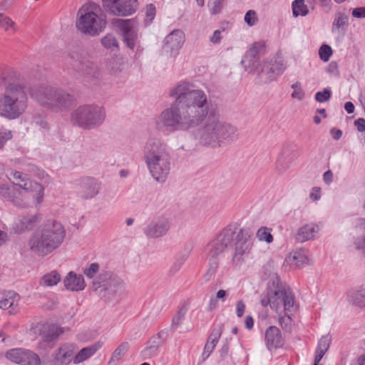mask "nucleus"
<instances>
[{"instance_id":"1","label":"nucleus","mask_w":365,"mask_h":365,"mask_svg":"<svg viewBox=\"0 0 365 365\" xmlns=\"http://www.w3.org/2000/svg\"><path fill=\"white\" fill-rule=\"evenodd\" d=\"M175 102L164 109L155 119L156 128L165 135L177 131H187L205 123L195 134L199 142L212 148L237 138V129L220 120L207 94L195 84L180 81L169 91Z\"/></svg>"},{"instance_id":"2","label":"nucleus","mask_w":365,"mask_h":365,"mask_svg":"<svg viewBox=\"0 0 365 365\" xmlns=\"http://www.w3.org/2000/svg\"><path fill=\"white\" fill-rule=\"evenodd\" d=\"M142 153L143 160L152 178L160 183L165 182L171 168L170 152L167 143L160 138L150 136L145 142Z\"/></svg>"},{"instance_id":"3","label":"nucleus","mask_w":365,"mask_h":365,"mask_svg":"<svg viewBox=\"0 0 365 365\" xmlns=\"http://www.w3.org/2000/svg\"><path fill=\"white\" fill-rule=\"evenodd\" d=\"M66 237L63 225L53 219L40 225L30 235L27 242L29 250L39 257H45L57 250Z\"/></svg>"},{"instance_id":"4","label":"nucleus","mask_w":365,"mask_h":365,"mask_svg":"<svg viewBox=\"0 0 365 365\" xmlns=\"http://www.w3.org/2000/svg\"><path fill=\"white\" fill-rule=\"evenodd\" d=\"M29 107V96L24 86L11 83L0 93V117L14 120L20 118Z\"/></svg>"},{"instance_id":"5","label":"nucleus","mask_w":365,"mask_h":365,"mask_svg":"<svg viewBox=\"0 0 365 365\" xmlns=\"http://www.w3.org/2000/svg\"><path fill=\"white\" fill-rule=\"evenodd\" d=\"M29 95L39 105L56 112L67 110L75 101L74 96L64 90L46 85L31 86Z\"/></svg>"},{"instance_id":"6","label":"nucleus","mask_w":365,"mask_h":365,"mask_svg":"<svg viewBox=\"0 0 365 365\" xmlns=\"http://www.w3.org/2000/svg\"><path fill=\"white\" fill-rule=\"evenodd\" d=\"M229 235V242L226 243L223 249V255L231 246L234 241L235 250L232 257V264L235 266H241L245 262V259L250 255L253 246V235L248 230L239 228L235 225H229L225 227L215 237L222 235Z\"/></svg>"},{"instance_id":"7","label":"nucleus","mask_w":365,"mask_h":365,"mask_svg":"<svg viewBox=\"0 0 365 365\" xmlns=\"http://www.w3.org/2000/svg\"><path fill=\"white\" fill-rule=\"evenodd\" d=\"M106 16L98 4L89 2L78 10L76 27L83 34L97 36L106 29Z\"/></svg>"},{"instance_id":"8","label":"nucleus","mask_w":365,"mask_h":365,"mask_svg":"<svg viewBox=\"0 0 365 365\" xmlns=\"http://www.w3.org/2000/svg\"><path fill=\"white\" fill-rule=\"evenodd\" d=\"M105 118L104 108L93 104L79 106L71 115V120L74 125L86 130L99 127L103 124Z\"/></svg>"},{"instance_id":"9","label":"nucleus","mask_w":365,"mask_h":365,"mask_svg":"<svg viewBox=\"0 0 365 365\" xmlns=\"http://www.w3.org/2000/svg\"><path fill=\"white\" fill-rule=\"evenodd\" d=\"M10 177L8 178L12 181L14 185L24 190L29 197L31 205L35 207L41 206L44 200V187L41 183L30 180L27 174L17 170H11Z\"/></svg>"},{"instance_id":"10","label":"nucleus","mask_w":365,"mask_h":365,"mask_svg":"<svg viewBox=\"0 0 365 365\" xmlns=\"http://www.w3.org/2000/svg\"><path fill=\"white\" fill-rule=\"evenodd\" d=\"M269 306L279 315L292 314L297 309L293 293L285 289L276 288L268 290Z\"/></svg>"},{"instance_id":"11","label":"nucleus","mask_w":365,"mask_h":365,"mask_svg":"<svg viewBox=\"0 0 365 365\" xmlns=\"http://www.w3.org/2000/svg\"><path fill=\"white\" fill-rule=\"evenodd\" d=\"M229 235H222L215 237L207 245L209 259V268L205 274L206 281H210L215 274L220 259L223 257V249L226 243L229 242Z\"/></svg>"},{"instance_id":"12","label":"nucleus","mask_w":365,"mask_h":365,"mask_svg":"<svg viewBox=\"0 0 365 365\" xmlns=\"http://www.w3.org/2000/svg\"><path fill=\"white\" fill-rule=\"evenodd\" d=\"M115 26L118 28L125 46L132 51L141 52L143 48L140 46L139 25L137 21L134 19H118Z\"/></svg>"},{"instance_id":"13","label":"nucleus","mask_w":365,"mask_h":365,"mask_svg":"<svg viewBox=\"0 0 365 365\" xmlns=\"http://www.w3.org/2000/svg\"><path fill=\"white\" fill-rule=\"evenodd\" d=\"M93 287L95 290L102 288L111 294L122 295L125 289L124 282L115 274L111 272H105L93 281Z\"/></svg>"},{"instance_id":"14","label":"nucleus","mask_w":365,"mask_h":365,"mask_svg":"<svg viewBox=\"0 0 365 365\" xmlns=\"http://www.w3.org/2000/svg\"><path fill=\"white\" fill-rule=\"evenodd\" d=\"M103 7L110 14L118 16H127L138 9L137 0H102Z\"/></svg>"},{"instance_id":"15","label":"nucleus","mask_w":365,"mask_h":365,"mask_svg":"<svg viewBox=\"0 0 365 365\" xmlns=\"http://www.w3.org/2000/svg\"><path fill=\"white\" fill-rule=\"evenodd\" d=\"M259 45L255 43L245 53L241 63L246 71L252 74H257L259 76L261 71H264L262 67L263 60L258 58Z\"/></svg>"},{"instance_id":"16","label":"nucleus","mask_w":365,"mask_h":365,"mask_svg":"<svg viewBox=\"0 0 365 365\" xmlns=\"http://www.w3.org/2000/svg\"><path fill=\"white\" fill-rule=\"evenodd\" d=\"M0 197L18 207L24 208L32 206L29 196L24 195L14 186L7 184H0Z\"/></svg>"},{"instance_id":"17","label":"nucleus","mask_w":365,"mask_h":365,"mask_svg":"<svg viewBox=\"0 0 365 365\" xmlns=\"http://www.w3.org/2000/svg\"><path fill=\"white\" fill-rule=\"evenodd\" d=\"M77 349V346L73 343L61 344L53 351L50 365H69L71 362L73 363Z\"/></svg>"},{"instance_id":"18","label":"nucleus","mask_w":365,"mask_h":365,"mask_svg":"<svg viewBox=\"0 0 365 365\" xmlns=\"http://www.w3.org/2000/svg\"><path fill=\"white\" fill-rule=\"evenodd\" d=\"M6 358L20 365H41L40 358L36 354L21 348L9 350L6 353Z\"/></svg>"},{"instance_id":"19","label":"nucleus","mask_w":365,"mask_h":365,"mask_svg":"<svg viewBox=\"0 0 365 365\" xmlns=\"http://www.w3.org/2000/svg\"><path fill=\"white\" fill-rule=\"evenodd\" d=\"M31 331L38 334L46 341H51L64 332V329L56 324L38 322L32 325Z\"/></svg>"},{"instance_id":"20","label":"nucleus","mask_w":365,"mask_h":365,"mask_svg":"<svg viewBox=\"0 0 365 365\" xmlns=\"http://www.w3.org/2000/svg\"><path fill=\"white\" fill-rule=\"evenodd\" d=\"M185 39V34L182 30H174L165 38L163 50L171 56H175L182 48Z\"/></svg>"},{"instance_id":"21","label":"nucleus","mask_w":365,"mask_h":365,"mask_svg":"<svg viewBox=\"0 0 365 365\" xmlns=\"http://www.w3.org/2000/svg\"><path fill=\"white\" fill-rule=\"evenodd\" d=\"M264 344L266 348L270 352L283 347L284 339L279 328L275 326H270L265 330Z\"/></svg>"},{"instance_id":"22","label":"nucleus","mask_w":365,"mask_h":365,"mask_svg":"<svg viewBox=\"0 0 365 365\" xmlns=\"http://www.w3.org/2000/svg\"><path fill=\"white\" fill-rule=\"evenodd\" d=\"M309 264V252L302 248L290 252L284 259V264L292 269L302 268Z\"/></svg>"},{"instance_id":"23","label":"nucleus","mask_w":365,"mask_h":365,"mask_svg":"<svg viewBox=\"0 0 365 365\" xmlns=\"http://www.w3.org/2000/svg\"><path fill=\"white\" fill-rule=\"evenodd\" d=\"M170 229L169 220L165 217H160L151 221L143 232L149 237L158 238L165 235Z\"/></svg>"},{"instance_id":"24","label":"nucleus","mask_w":365,"mask_h":365,"mask_svg":"<svg viewBox=\"0 0 365 365\" xmlns=\"http://www.w3.org/2000/svg\"><path fill=\"white\" fill-rule=\"evenodd\" d=\"M262 67L264 68V71L260 72L259 78L264 76L266 82L275 80L286 69V66L282 61H268L263 59Z\"/></svg>"},{"instance_id":"25","label":"nucleus","mask_w":365,"mask_h":365,"mask_svg":"<svg viewBox=\"0 0 365 365\" xmlns=\"http://www.w3.org/2000/svg\"><path fill=\"white\" fill-rule=\"evenodd\" d=\"M319 226L315 222L306 223L297 230L295 240L299 242L314 240L319 235Z\"/></svg>"},{"instance_id":"26","label":"nucleus","mask_w":365,"mask_h":365,"mask_svg":"<svg viewBox=\"0 0 365 365\" xmlns=\"http://www.w3.org/2000/svg\"><path fill=\"white\" fill-rule=\"evenodd\" d=\"M21 297L14 291H3L0 292V309H10L9 313L16 312Z\"/></svg>"},{"instance_id":"27","label":"nucleus","mask_w":365,"mask_h":365,"mask_svg":"<svg viewBox=\"0 0 365 365\" xmlns=\"http://www.w3.org/2000/svg\"><path fill=\"white\" fill-rule=\"evenodd\" d=\"M101 190V183L94 178H84L81 180V195L84 199H91L96 196Z\"/></svg>"},{"instance_id":"28","label":"nucleus","mask_w":365,"mask_h":365,"mask_svg":"<svg viewBox=\"0 0 365 365\" xmlns=\"http://www.w3.org/2000/svg\"><path fill=\"white\" fill-rule=\"evenodd\" d=\"M39 220L40 215L37 214L21 216L14 222L13 228L16 232L22 233L32 230Z\"/></svg>"},{"instance_id":"29","label":"nucleus","mask_w":365,"mask_h":365,"mask_svg":"<svg viewBox=\"0 0 365 365\" xmlns=\"http://www.w3.org/2000/svg\"><path fill=\"white\" fill-rule=\"evenodd\" d=\"M63 284L67 290L78 292L83 290L86 287L84 278L81 274L70 272L63 279Z\"/></svg>"},{"instance_id":"30","label":"nucleus","mask_w":365,"mask_h":365,"mask_svg":"<svg viewBox=\"0 0 365 365\" xmlns=\"http://www.w3.org/2000/svg\"><path fill=\"white\" fill-rule=\"evenodd\" d=\"M222 331L223 326L222 324H217L212 328L202 353L204 359L208 358L213 351L222 334Z\"/></svg>"},{"instance_id":"31","label":"nucleus","mask_w":365,"mask_h":365,"mask_svg":"<svg viewBox=\"0 0 365 365\" xmlns=\"http://www.w3.org/2000/svg\"><path fill=\"white\" fill-rule=\"evenodd\" d=\"M103 345V342L98 341L94 344L81 349L74 354L73 364H81L93 356Z\"/></svg>"},{"instance_id":"32","label":"nucleus","mask_w":365,"mask_h":365,"mask_svg":"<svg viewBox=\"0 0 365 365\" xmlns=\"http://www.w3.org/2000/svg\"><path fill=\"white\" fill-rule=\"evenodd\" d=\"M293 163L292 154L284 148L277 158L275 170L279 173H283L293 165Z\"/></svg>"},{"instance_id":"33","label":"nucleus","mask_w":365,"mask_h":365,"mask_svg":"<svg viewBox=\"0 0 365 365\" xmlns=\"http://www.w3.org/2000/svg\"><path fill=\"white\" fill-rule=\"evenodd\" d=\"M357 232H362L361 236H358L354 239L353 244L357 250L361 252L365 257V218L359 219L355 225Z\"/></svg>"},{"instance_id":"34","label":"nucleus","mask_w":365,"mask_h":365,"mask_svg":"<svg viewBox=\"0 0 365 365\" xmlns=\"http://www.w3.org/2000/svg\"><path fill=\"white\" fill-rule=\"evenodd\" d=\"M349 17L344 13L336 14L331 25V32L334 34L344 33L348 26Z\"/></svg>"},{"instance_id":"35","label":"nucleus","mask_w":365,"mask_h":365,"mask_svg":"<svg viewBox=\"0 0 365 365\" xmlns=\"http://www.w3.org/2000/svg\"><path fill=\"white\" fill-rule=\"evenodd\" d=\"M108 68L109 73L115 78L119 80L124 79L125 78V73L123 71V66L121 59L113 58L112 59L108 65Z\"/></svg>"},{"instance_id":"36","label":"nucleus","mask_w":365,"mask_h":365,"mask_svg":"<svg viewBox=\"0 0 365 365\" xmlns=\"http://www.w3.org/2000/svg\"><path fill=\"white\" fill-rule=\"evenodd\" d=\"M331 337L329 335L323 336L319 341L315 352V365L322 360L325 353L329 348Z\"/></svg>"},{"instance_id":"37","label":"nucleus","mask_w":365,"mask_h":365,"mask_svg":"<svg viewBox=\"0 0 365 365\" xmlns=\"http://www.w3.org/2000/svg\"><path fill=\"white\" fill-rule=\"evenodd\" d=\"M61 274L56 270L51 271L44 275L39 280V284L44 287H53L61 281Z\"/></svg>"},{"instance_id":"38","label":"nucleus","mask_w":365,"mask_h":365,"mask_svg":"<svg viewBox=\"0 0 365 365\" xmlns=\"http://www.w3.org/2000/svg\"><path fill=\"white\" fill-rule=\"evenodd\" d=\"M0 29L5 31L11 30L14 33L17 31V27L15 21L9 16L0 13Z\"/></svg>"},{"instance_id":"39","label":"nucleus","mask_w":365,"mask_h":365,"mask_svg":"<svg viewBox=\"0 0 365 365\" xmlns=\"http://www.w3.org/2000/svg\"><path fill=\"white\" fill-rule=\"evenodd\" d=\"M292 12L294 16H306L308 12V8L304 0H294L292 4Z\"/></svg>"},{"instance_id":"40","label":"nucleus","mask_w":365,"mask_h":365,"mask_svg":"<svg viewBox=\"0 0 365 365\" xmlns=\"http://www.w3.org/2000/svg\"><path fill=\"white\" fill-rule=\"evenodd\" d=\"M103 46L107 49L114 50L118 48V41L113 34H107L101 40Z\"/></svg>"},{"instance_id":"41","label":"nucleus","mask_w":365,"mask_h":365,"mask_svg":"<svg viewBox=\"0 0 365 365\" xmlns=\"http://www.w3.org/2000/svg\"><path fill=\"white\" fill-rule=\"evenodd\" d=\"M129 349V344L128 342L121 343L113 352L110 361H120L126 354Z\"/></svg>"},{"instance_id":"42","label":"nucleus","mask_w":365,"mask_h":365,"mask_svg":"<svg viewBox=\"0 0 365 365\" xmlns=\"http://www.w3.org/2000/svg\"><path fill=\"white\" fill-rule=\"evenodd\" d=\"M98 336V332L96 329H83L78 334L77 339L80 341L88 342L96 339Z\"/></svg>"},{"instance_id":"43","label":"nucleus","mask_w":365,"mask_h":365,"mask_svg":"<svg viewBox=\"0 0 365 365\" xmlns=\"http://www.w3.org/2000/svg\"><path fill=\"white\" fill-rule=\"evenodd\" d=\"M272 230L267 227H262L258 229L256 237L259 241L271 243L273 241V236L271 234Z\"/></svg>"},{"instance_id":"44","label":"nucleus","mask_w":365,"mask_h":365,"mask_svg":"<svg viewBox=\"0 0 365 365\" xmlns=\"http://www.w3.org/2000/svg\"><path fill=\"white\" fill-rule=\"evenodd\" d=\"M13 138V132L5 127L0 128V150H2L6 143Z\"/></svg>"},{"instance_id":"45","label":"nucleus","mask_w":365,"mask_h":365,"mask_svg":"<svg viewBox=\"0 0 365 365\" xmlns=\"http://www.w3.org/2000/svg\"><path fill=\"white\" fill-rule=\"evenodd\" d=\"M225 0H210L208 6L211 14L216 15L220 14L223 8Z\"/></svg>"},{"instance_id":"46","label":"nucleus","mask_w":365,"mask_h":365,"mask_svg":"<svg viewBox=\"0 0 365 365\" xmlns=\"http://www.w3.org/2000/svg\"><path fill=\"white\" fill-rule=\"evenodd\" d=\"M331 48L327 44L322 45L319 49V56L322 61L327 62L332 55Z\"/></svg>"},{"instance_id":"47","label":"nucleus","mask_w":365,"mask_h":365,"mask_svg":"<svg viewBox=\"0 0 365 365\" xmlns=\"http://www.w3.org/2000/svg\"><path fill=\"white\" fill-rule=\"evenodd\" d=\"M155 15H156L155 6L152 4L147 5V6L145 8V25H149L155 19Z\"/></svg>"},{"instance_id":"48","label":"nucleus","mask_w":365,"mask_h":365,"mask_svg":"<svg viewBox=\"0 0 365 365\" xmlns=\"http://www.w3.org/2000/svg\"><path fill=\"white\" fill-rule=\"evenodd\" d=\"M292 88L294 89L292 97L298 101H302L304 98V92L302 88L301 83L296 82L292 85Z\"/></svg>"},{"instance_id":"49","label":"nucleus","mask_w":365,"mask_h":365,"mask_svg":"<svg viewBox=\"0 0 365 365\" xmlns=\"http://www.w3.org/2000/svg\"><path fill=\"white\" fill-rule=\"evenodd\" d=\"M228 296V292L224 289H220L216 293V297L215 299H211L210 302V309H213L216 307L217 301H221L224 302L226 299V297Z\"/></svg>"},{"instance_id":"50","label":"nucleus","mask_w":365,"mask_h":365,"mask_svg":"<svg viewBox=\"0 0 365 365\" xmlns=\"http://www.w3.org/2000/svg\"><path fill=\"white\" fill-rule=\"evenodd\" d=\"M186 310L181 309L178 311L176 315H175L172 320V328L176 329L182 322Z\"/></svg>"},{"instance_id":"51","label":"nucleus","mask_w":365,"mask_h":365,"mask_svg":"<svg viewBox=\"0 0 365 365\" xmlns=\"http://www.w3.org/2000/svg\"><path fill=\"white\" fill-rule=\"evenodd\" d=\"M331 92L328 88H324L322 91L315 93L314 98L317 102L324 103L331 98Z\"/></svg>"},{"instance_id":"52","label":"nucleus","mask_w":365,"mask_h":365,"mask_svg":"<svg viewBox=\"0 0 365 365\" xmlns=\"http://www.w3.org/2000/svg\"><path fill=\"white\" fill-rule=\"evenodd\" d=\"M99 271V265L97 263H92L84 270L85 275L90 279L93 278Z\"/></svg>"},{"instance_id":"53","label":"nucleus","mask_w":365,"mask_h":365,"mask_svg":"<svg viewBox=\"0 0 365 365\" xmlns=\"http://www.w3.org/2000/svg\"><path fill=\"white\" fill-rule=\"evenodd\" d=\"M245 21L250 26H254L257 22V14L253 10H249L245 15Z\"/></svg>"},{"instance_id":"54","label":"nucleus","mask_w":365,"mask_h":365,"mask_svg":"<svg viewBox=\"0 0 365 365\" xmlns=\"http://www.w3.org/2000/svg\"><path fill=\"white\" fill-rule=\"evenodd\" d=\"M322 194H321V188L319 187H312L310 193H309V198L312 201H318L321 199Z\"/></svg>"},{"instance_id":"55","label":"nucleus","mask_w":365,"mask_h":365,"mask_svg":"<svg viewBox=\"0 0 365 365\" xmlns=\"http://www.w3.org/2000/svg\"><path fill=\"white\" fill-rule=\"evenodd\" d=\"M351 15L356 19L365 18V6L354 8L351 11Z\"/></svg>"},{"instance_id":"56","label":"nucleus","mask_w":365,"mask_h":365,"mask_svg":"<svg viewBox=\"0 0 365 365\" xmlns=\"http://www.w3.org/2000/svg\"><path fill=\"white\" fill-rule=\"evenodd\" d=\"M245 307V304L242 300H239L237 302L236 314L238 317H242L244 315Z\"/></svg>"},{"instance_id":"57","label":"nucleus","mask_w":365,"mask_h":365,"mask_svg":"<svg viewBox=\"0 0 365 365\" xmlns=\"http://www.w3.org/2000/svg\"><path fill=\"white\" fill-rule=\"evenodd\" d=\"M222 39V31L220 30H216L213 32L212 35L210 38V41L212 43H219Z\"/></svg>"},{"instance_id":"58","label":"nucleus","mask_w":365,"mask_h":365,"mask_svg":"<svg viewBox=\"0 0 365 365\" xmlns=\"http://www.w3.org/2000/svg\"><path fill=\"white\" fill-rule=\"evenodd\" d=\"M354 125L356 127L358 131L364 132L365 131V119L364 118H358L355 120Z\"/></svg>"},{"instance_id":"59","label":"nucleus","mask_w":365,"mask_h":365,"mask_svg":"<svg viewBox=\"0 0 365 365\" xmlns=\"http://www.w3.org/2000/svg\"><path fill=\"white\" fill-rule=\"evenodd\" d=\"M3 78L4 80H6L9 77H11V78H15L17 76L16 72L14 69H8L5 71L3 73Z\"/></svg>"},{"instance_id":"60","label":"nucleus","mask_w":365,"mask_h":365,"mask_svg":"<svg viewBox=\"0 0 365 365\" xmlns=\"http://www.w3.org/2000/svg\"><path fill=\"white\" fill-rule=\"evenodd\" d=\"M323 180L327 185H329L332 182L333 173L331 170H327L324 173Z\"/></svg>"},{"instance_id":"61","label":"nucleus","mask_w":365,"mask_h":365,"mask_svg":"<svg viewBox=\"0 0 365 365\" xmlns=\"http://www.w3.org/2000/svg\"><path fill=\"white\" fill-rule=\"evenodd\" d=\"M332 138L334 140H339L342 136V131L339 129L331 128L330 130Z\"/></svg>"},{"instance_id":"62","label":"nucleus","mask_w":365,"mask_h":365,"mask_svg":"<svg viewBox=\"0 0 365 365\" xmlns=\"http://www.w3.org/2000/svg\"><path fill=\"white\" fill-rule=\"evenodd\" d=\"M36 123L42 131L48 130L49 128L48 123L43 120H37Z\"/></svg>"},{"instance_id":"63","label":"nucleus","mask_w":365,"mask_h":365,"mask_svg":"<svg viewBox=\"0 0 365 365\" xmlns=\"http://www.w3.org/2000/svg\"><path fill=\"white\" fill-rule=\"evenodd\" d=\"M9 240V235L6 232L0 230V246L6 243Z\"/></svg>"},{"instance_id":"64","label":"nucleus","mask_w":365,"mask_h":365,"mask_svg":"<svg viewBox=\"0 0 365 365\" xmlns=\"http://www.w3.org/2000/svg\"><path fill=\"white\" fill-rule=\"evenodd\" d=\"M245 324L247 329H252L254 326L253 318L250 316H247L245 319Z\"/></svg>"}]
</instances>
